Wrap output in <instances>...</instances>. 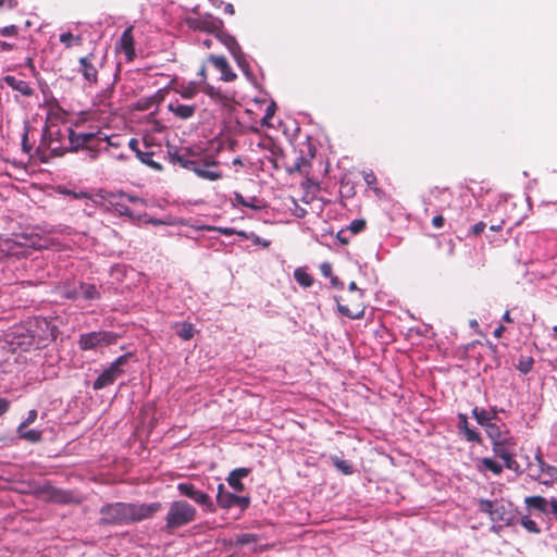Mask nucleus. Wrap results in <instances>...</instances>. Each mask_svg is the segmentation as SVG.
Returning <instances> with one entry per match:
<instances>
[{
    "label": "nucleus",
    "instance_id": "nucleus-1",
    "mask_svg": "<svg viewBox=\"0 0 557 557\" xmlns=\"http://www.w3.org/2000/svg\"><path fill=\"white\" fill-rule=\"evenodd\" d=\"M162 508L161 503H109L99 509L98 523L102 527L125 525L152 518Z\"/></svg>",
    "mask_w": 557,
    "mask_h": 557
},
{
    "label": "nucleus",
    "instance_id": "nucleus-2",
    "mask_svg": "<svg viewBox=\"0 0 557 557\" xmlns=\"http://www.w3.org/2000/svg\"><path fill=\"white\" fill-rule=\"evenodd\" d=\"M106 138L107 134L102 131L75 132L69 128L70 151L86 150L91 160L98 157Z\"/></svg>",
    "mask_w": 557,
    "mask_h": 557
},
{
    "label": "nucleus",
    "instance_id": "nucleus-3",
    "mask_svg": "<svg viewBox=\"0 0 557 557\" xmlns=\"http://www.w3.org/2000/svg\"><path fill=\"white\" fill-rule=\"evenodd\" d=\"M197 518V509L186 500H174L170 504L164 530L172 533L177 529L190 524Z\"/></svg>",
    "mask_w": 557,
    "mask_h": 557
},
{
    "label": "nucleus",
    "instance_id": "nucleus-4",
    "mask_svg": "<svg viewBox=\"0 0 557 557\" xmlns=\"http://www.w3.org/2000/svg\"><path fill=\"white\" fill-rule=\"evenodd\" d=\"M334 299L341 314L349 319L363 318L366 310L363 292H355V295H349L347 293L343 296H335Z\"/></svg>",
    "mask_w": 557,
    "mask_h": 557
},
{
    "label": "nucleus",
    "instance_id": "nucleus-5",
    "mask_svg": "<svg viewBox=\"0 0 557 557\" xmlns=\"http://www.w3.org/2000/svg\"><path fill=\"white\" fill-rule=\"evenodd\" d=\"M132 354H125L116 358L108 369H106L94 382L92 388L95 391L102 389L109 385H112L114 381L120 377L123 373V367L127 363L128 358Z\"/></svg>",
    "mask_w": 557,
    "mask_h": 557
},
{
    "label": "nucleus",
    "instance_id": "nucleus-6",
    "mask_svg": "<svg viewBox=\"0 0 557 557\" xmlns=\"http://www.w3.org/2000/svg\"><path fill=\"white\" fill-rule=\"evenodd\" d=\"M117 335L109 331L85 333L79 336L78 345L82 350L104 347L116 342Z\"/></svg>",
    "mask_w": 557,
    "mask_h": 557
},
{
    "label": "nucleus",
    "instance_id": "nucleus-7",
    "mask_svg": "<svg viewBox=\"0 0 557 557\" xmlns=\"http://www.w3.org/2000/svg\"><path fill=\"white\" fill-rule=\"evenodd\" d=\"M100 66L101 61L97 59L94 52H89L88 54L78 59L77 72L82 74L83 78L89 85H96L98 83V73Z\"/></svg>",
    "mask_w": 557,
    "mask_h": 557
},
{
    "label": "nucleus",
    "instance_id": "nucleus-8",
    "mask_svg": "<svg viewBox=\"0 0 557 557\" xmlns=\"http://www.w3.org/2000/svg\"><path fill=\"white\" fill-rule=\"evenodd\" d=\"M215 38L228 49L237 65L246 72L249 69V63L235 37L222 29Z\"/></svg>",
    "mask_w": 557,
    "mask_h": 557
},
{
    "label": "nucleus",
    "instance_id": "nucleus-9",
    "mask_svg": "<svg viewBox=\"0 0 557 557\" xmlns=\"http://www.w3.org/2000/svg\"><path fill=\"white\" fill-rule=\"evenodd\" d=\"M177 491L182 496L191 499L193 502L202 506L209 511L214 510L211 497L207 493L197 490L194 484L188 482H181L177 484Z\"/></svg>",
    "mask_w": 557,
    "mask_h": 557
},
{
    "label": "nucleus",
    "instance_id": "nucleus-10",
    "mask_svg": "<svg viewBox=\"0 0 557 557\" xmlns=\"http://www.w3.org/2000/svg\"><path fill=\"white\" fill-rule=\"evenodd\" d=\"M216 503L221 508L238 507L242 511L246 510L250 505V497L238 496L231 492L224 491V485L218 487Z\"/></svg>",
    "mask_w": 557,
    "mask_h": 557
},
{
    "label": "nucleus",
    "instance_id": "nucleus-11",
    "mask_svg": "<svg viewBox=\"0 0 557 557\" xmlns=\"http://www.w3.org/2000/svg\"><path fill=\"white\" fill-rule=\"evenodd\" d=\"M218 166L215 160H198L193 172L202 180L214 182L222 177Z\"/></svg>",
    "mask_w": 557,
    "mask_h": 557
},
{
    "label": "nucleus",
    "instance_id": "nucleus-12",
    "mask_svg": "<svg viewBox=\"0 0 557 557\" xmlns=\"http://www.w3.org/2000/svg\"><path fill=\"white\" fill-rule=\"evenodd\" d=\"M307 154L299 156L292 168L288 169V172L292 173H300L304 175H309L311 169V160L315 157V148L310 143L307 144Z\"/></svg>",
    "mask_w": 557,
    "mask_h": 557
},
{
    "label": "nucleus",
    "instance_id": "nucleus-13",
    "mask_svg": "<svg viewBox=\"0 0 557 557\" xmlns=\"http://www.w3.org/2000/svg\"><path fill=\"white\" fill-rule=\"evenodd\" d=\"M485 432L492 444L499 442L504 443V441L513 438L509 429L504 423L495 422L492 425H487Z\"/></svg>",
    "mask_w": 557,
    "mask_h": 557
},
{
    "label": "nucleus",
    "instance_id": "nucleus-14",
    "mask_svg": "<svg viewBox=\"0 0 557 557\" xmlns=\"http://www.w3.org/2000/svg\"><path fill=\"white\" fill-rule=\"evenodd\" d=\"M208 60L215 66L216 70L220 71L221 79L225 82H233L236 78V74L232 71L225 57L210 54Z\"/></svg>",
    "mask_w": 557,
    "mask_h": 557
},
{
    "label": "nucleus",
    "instance_id": "nucleus-15",
    "mask_svg": "<svg viewBox=\"0 0 557 557\" xmlns=\"http://www.w3.org/2000/svg\"><path fill=\"white\" fill-rule=\"evenodd\" d=\"M53 134L48 132V128L46 127L44 129L42 138L40 141V145L38 147L39 150L42 149H49L53 156L60 157L63 156L66 151H70L69 148H63L58 144V140L54 139Z\"/></svg>",
    "mask_w": 557,
    "mask_h": 557
},
{
    "label": "nucleus",
    "instance_id": "nucleus-16",
    "mask_svg": "<svg viewBox=\"0 0 557 557\" xmlns=\"http://www.w3.org/2000/svg\"><path fill=\"white\" fill-rule=\"evenodd\" d=\"M458 431L459 433L463 434L465 438L468 441V442H473V443H476V444H481L482 443V437L481 435L469 428V423H468V418L465 413H459L458 414Z\"/></svg>",
    "mask_w": 557,
    "mask_h": 557
},
{
    "label": "nucleus",
    "instance_id": "nucleus-17",
    "mask_svg": "<svg viewBox=\"0 0 557 557\" xmlns=\"http://www.w3.org/2000/svg\"><path fill=\"white\" fill-rule=\"evenodd\" d=\"M120 46L127 61H132L135 57V41L132 27H128L123 32L120 39Z\"/></svg>",
    "mask_w": 557,
    "mask_h": 557
},
{
    "label": "nucleus",
    "instance_id": "nucleus-18",
    "mask_svg": "<svg viewBox=\"0 0 557 557\" xmlns=\"http://www.w3.org/2000/svg\"><path fill=\"white\" fill-rule=\"evenodd\" d=\"M169 111H171L175 116L182 120H187L191 117L196 112V106L183 104L180 101L171 102L168 106Z\"/></svg>",
    "mask_w": 557,
    "mask_h": 557
},
{
    "label": "nucleus",
    "instance_id": "nucleus-19",
    "mask_svg": "<svg viewBox=\"0 0 557 557\" xmlns=\"http://www.w3.org/2000/svg\"><path fill=\"white\" fill-rule=\"evenodd\" d=\"M169 158L173 164H178L181 168L189 171H194L198 161L197 159H193L188 152L180 154L176 150L169 151Z\"/></svg>",
    "mask_w": 557,
    "mask_h": 557
},
{
    "label": "nucleus",
    "instance_id": "nucleus-20",
    "mask_svg": "<svg viewBox=\"0 0 557 557\" xmlns=\"http://www.w3.org/2000/svg\"><path fill=\"white\" fill-rule=\"evenodd\" d=\"M3 81L9 87L21 92L23 96L29 97L34 94V89L23 79L12 75H7Z\"/></svg>",
    "mask_w": 557,
    "mask_h": 557
},
{
    "label": "nucleus",
    "instance_id": "nucleus-21",
    "mask_svg": "<svg viewBox=\"0 0 557 557\" xmlns=\"http://www.w3.org/2000/svg\"><path fill=\"white\" fill-rule=\"evenodd\" d=\"M195 28H198L202 32H207L210 34H213L214 36H218L219 33L223 29V23L221 20L216 18H203L198 20L196 22Z\"/></svg>",
    "mask_w": 557,
    "mask_h": 557
},
{
    "label": "nucleus",
    "instance_id": "nucleus-22",
    "mask_svg": "<svg viewBox=\"0 0 557 557\" xmlns=\"http://www.w3.org/2000/svg\"><path fill=\"white\" fill-rule=\"evenodd\" d=\"M472 416L476 420V422L483 426L484 429H487V425H492L494 420L497 419V412L494 410L493 412H488L485 409H480L478 407H474L472 409Z\"/></svg>",
    "mask_w": 557,
    "mask_h": 557
},
{
    "label": "nucleus",
    "instance_id": "nucleus-23",
    "mask_svg": "<svg viewBox=\"0 0 557 557\" xmlns=\"http://www.w3.org/2000/svg\"><path fill=\"white\" fill-rule=\"evenodd\" d=\"M535 460L539 465L541 473L546 474L550 480L557 479V467L546 463L540 449L535 455ZM542 483L545 485H550L552 481H543Z\"/></svg>",
    "mask_w": 557,
    "mask_h": 557
},
{
    "label": "nucleus",
    "instance_id": "nucleus-24",
    "mask_svg": "<svg viewBox=\"0 0 557 557\" xmlns=\"http://www.w3.org/2000/svg\"><path fill=\"white\" fill-rule=\"evenodd\" d=\"M59 293L66 299H78L81 298L79 283L76 284L75 282H64L59 286Z\"/></svg>",
    "mask_w": 557,
    "mask_h": 557
},
{
    "label": "nucleus",
    "instance_id": "nucleus-25",
    "mask_svg": "<svg viewBox=\"0 0 557 557\" xmlns=\"http://www.w3.org/2000/svg\"><path fill=\"white\" fill-rule=\"evenodd\" d=\"M27 428L28 426H17L16 432L18 437L32 444L41 442L42 432L39 430H28Z\"/></svg>",
    "mask_w": 557,
    "mask_h": 557
},
{
    "label": "nucleus",
    "instance_id": "nucleus-26",
    "mask_svg": "<svg viewBox=\"0 0 557 557\" xmlns=\"http://www.w3.org/2000/svg\"><path fill=\"white\" fill-rule=\"evenodd\" d=\"M515 446H516L515 438H510V440L504 441V443L503 442L493 443L492 449H493V453L495 454V456L503 459L509 453H512Z\"/></svg>",
    "mask_w": 557,
    "mask_h": 557
},
{
    "label": "nucleus",
    "instance_id": "nucleus-27",
    "mask_svg": "<svg viewBox=\"0 0 557 557\" xmlns=\"http://www.w3.org/2000/svg\"><path fill=\"white\" fill-rule=\"evenodd\" d=\"M173 329H175L176 334L183 341H190L196 333L195 325L190 322H182V323H175L173 325Z\"/></svg>",
    "mask_w": 557,
    "mask_h": 557
},
{
    "label": "nucleus",
    "instance_id": "nucleus-28",
    "mask_svg": "<svg viewBox=\"0 0 557 557\" xmlns=\"http://www.w3.org/2000/svg\"><path fill=\"white\" fill-rule=\"evenodd\" d=\"M114 88L108 87L100 91L96 97L94 98V106L100 107V108H110L111 107V98L113 96Z\"/></svg>",
    "mask_w": 557,
    "mask_h": 557
},
{
    "label": "nucleus",
    "instance_id": "nucleus-29",
    "mask_svg": "<svg viewBox=\"0 0 557 557\" xmlns=\"http://www.w3.org/2000/svg\"><path fill=\"white\" fill-rule=\"evenodd\" d=\"M478 469L488 470L492 473L499 475L503 472V466L490 457H484L479 460Z\"/></svg>",
    "mask_w": 557,
    "mask_h": 557
},
{
    "label": "nucleus",
    "instance_id": "nucleus-30",
    "mask_svg": "<svg viewBox=\"0 0 557 557\" xmlns=\"http://www.w3.org/2000/svg\"><path fill=\"white\" fill-rule=\"evenodd\" d=\"M81 297L85 300L99 299L101 294L100 290L94 284L79 283Z\"/></svg>",
    "mask_w": 557,
    "mask_h": 557
},
{
    "label": "nucleus",
    "instance_id": "nucleus-31",
    "mask_svg": "<svg viewBox=\"0 0 557 557\" xmlns=\"http://www.w3.org/2000/svg\"><path fill=\"white\" fill-rule=\"evenodd\" d=\"M16 248H18V245L13 239L0 237V258L16 255Z\"/></svg>",
    "mask_w": 557,
    "mask_h": 557
},
{
    "label": "nucleus",
    "instance_id": "nucleus-32",
    "mask_svg": "<svg viewBox=\"0 0 557 557\" xmlns=\"http://www.w3.org/2000/svg\"><path fill=\"white\" fill-rule=\"evenodd\" d=\"M50 498L59 504H70L74 500V496L71 492L53 488L50 493Z\"/></svg>",
    "mask_w": 557,
    "mask_h": 557
},
{
    "label": "nucleus",
    "instance_id": "nucleus-33",
    "mask_svg": "<svg viewBox=\"0 0 557 557\" xmlns=\"http://www.w3.org/2000/svg\"><path fill=\"white\" fill-rule=\"evenodd\" d=\"M294 278L300 286L305 288H308L313 284V277L302 268H297L294 271Z\"/></svg>",
    "mask_w": 557,
    "mask_h": 557
},
{
    "label": "nucleus",
    "instance_id": "nucleus-34",
    "mask_svg": "<svg viewBox=\"0 0 557 557\" xmlns=\"http://www.w3.org/2000/svg\"><path fill=\"white\" fill-rule=\"evenodd\" d=\"M524 502L530 508L537 509L541 512L547 511V500L543 496H529L524 499Z\"/></svg>",
    "mask_w": 557,
    "mask_h": 557
},
{
    "label": "nucleus",
    "instance_id": "nucleus-35",
    "mask_svg": "<svg viewBox=\"0 0 557 557\" xmlns=\"http://www.w3.org/2000/svg\"><path fill=\"white\" fill-rule=\"evenodd\" d=\"M154 152L152 151H137V158L140 160L141 163L148 165L152 170L161 171L162 165L153 160Z\"/></svg>",
    "mask_w": 557,
    "mask_h": 557
},
{
    "label": "nucleus",
    "instance_id": "nucleus-36",
    "mask_svg": "<svg viewBox=\"0 0 557 557\" xmlns=\"http://www.w3.org/2000/svg\"><path fill=\"white\" fill-rule=\"evenodd\" d=\"M494 508L495 509L491 517L493 521L509 522L510 513L506 511V508L503 504L496 503Z\"/></svg>",
    "mask_w": 557,
    "mask_h": 557
},
{
    "label": "nucleus",
    "instance_id": "nucleus-37",
    "mask_svg": "<svg viewBox=\"0 0 557 557\" xmlns=\"http://www.w3.org/2000/svg\"><path fill=\"white\" fill-rule=\"evenodd\" d=\"M331 459L335 468L343 474L349 475L354 472V468L348 461L341 459L337 456H332Z\"/></svg>",
    "mask_w": 557,
    "mask_h": 557
},
{
    "label": "nucleus",
    "instance_id": "nucleus-38",
    "mask_svg": "<svg viewBox=\"0 0 557 557\" xmlns=\"http://www.w3.org/2000/svg\"><path fill=\"white\" fill-rule=\"evenodd\" d=\"M60 41L64 44L65 48L70 49L73 45L79 46L82 44V37L74 36L72 33L66 32L60 35Z\"/></svg>",
    "mask_w": 557,
    "mask_h": 557
},
{
    "label": "nucleus",
    "instance_id": "nucleus-39",
    "mask_svg": "<svg viewBox=\"0 0 557 557\" xmlns=\"http://www.w3.org/2000/svg\"><path fill=\"white\" fill-rule=\"evenodd\" d=\"M533 364H534V360L532 357H529V356H521L519 358V361H518V364H517V369L527 374L529 373L532 368H533Z\"/></svg>",
    "mask_w": 557,
    "mask_h": 557
},
{
    "label": "nucleus",
    "instance_id": "nucleus-40",
    "mask_svg": "<svg viewBox=\"0 0 557 557\" xmlns=\"http://www.w3.org/2000/svg\"><path fill=\"white\" fill-rule=\"evenodd\" d=\"M367 226V222L363 219H356L352 220L348 226V230L351 232V234L356 235L364 231Z\"/></svg>",
    "mask_w": 557,
    "mask_h": 557
},
{
    "label": "nucleus",
    "instance_id": "nucleus-41",
    "mask_svg": "<svg viewBox=\"0 0 557 557\" xmlns=\"http://www.w3.org/2000/svg\"><path fill=\"white\" fill-rule=\"evenodd\" d=\"M521 525L530 533H540V528L537 527L536 522L527 516L521 518Z\"/></svg>",
    "mask_w": 557,
    "mask_h": 557
},
{
    "label": "nucleus",
    "instance_id": "nucleus-42",
    "mask_svg": "<svg viewBox=\"0 0 557 557\" xmlns=\"http://www.w3.org/2000/svg\"><path fill=\"white\" fill-rule=\"evenodd\" d=\"M504 462H505V467L509 470H512L515 472H518L519 469H520V465L518 463V461L515 459V454L513 451L512 453H509L507 456H505V458H503Z\"/></svg>",
    "mask_w": 557,
    "mask_h": 557
},
{
    "label": "nucleus",
    "instance_id": "nucleus-43",
    "mask_svg": "<svg viewBox=\"0 0 557 557\" xmlns=\"http://www.w3.org/2000/svg\"><path fill=\"white\" fill-rule=\"evenodd\" d=\"M495 504L494 502L490 500V499H480L479 500V509L481 512H484V513H487L490 516V518L492 517V513L494 511V507H495Z\"/></svg>",
    "mask_w": 557,
    "mask_h": 557
},
{
    "label": "nucleus",
    "instance_id": "nucleus-44",
    "mask_svg": "<svg viewBox=\"0 0 557 557\" xmlns=\"http://www.w3.org/2000/svg\"><path fill=\"white\" fill-rule=\"evenodd\" d=\"M226 481L228 485L236 492H243L245 490V485L243 484L242 480L232 473L228 474Z\"/></svg>",
    "mask_w": 557,
    "mask_h": 557
},
{
    "label": "nucleus",
    "instance_id": "nucleus-45",
    "mask_svg": "<svg viewBox=\"0 0 557 557\" xmlns=\"http://www.w3.org/2000/svg\"><path fill=\"white\" fill-rule=\"evenodd\" d=\"M237 234H238L239 236L245 237V238H249V239H251L255 244H257V245H261V246H262V247H264V248H268V247L271 245V242H270V240H268V239H262V238H260L258 235H256V234H253V233H251L249 236H248V235H246V233H245V232H238Z\"/></svg>",
    "mask_w": 557,
    "mask_h": 557
},
{
    "label": "nucleus",
    "instance_id": "nucleus-46",
    "mask_svg": "<svg viewBox=\"0 0 557 557\" xmlns=\"http://www.w3.org/2000/svg\"><path fill=\"white\" fill-rule=\"evenodd\" d=\"M104 143L107 147L120 148L123 145V138L120 135H107Z\"/></svg>",
    "mask_w": 557,
    "mask_h": 557
},
{
    "label": "nucleus",
    "instance_id": "nucleus-47",
    "mask_svg": "<svg viewBox=\"0 0 557 557\" xmlns=\"http://www.w3.org/2000/svg\"><path fill=\"white\" fill-rule=\"evenodd\" d=\"M197 94V87L194 83H190L188 86L184 87L181 90V96L185 99H191Z\"/></svg>",
    "mask_w": 557,
    "mask_h": 557
},
{
    "label": "nucleus",
    "instance_id": "nucleus-48",
    "mask_svg": "<svg viewBox=\"0 0 557 557\" xmlns=\"http://www.w3.org/2000/svg\"><path fill=\"white\" fill-rule=\"evenodd\" d=\"M203 91H205L208 96H210L212 99H214V100H216V101H222V99H223L222 94H221L219 90H216L215 88H213L212 86H209V85H208V86H206V87L203 88Z\"/></svg>",
    "mask_w": 557,
    "mask_h": 557
},
{
    "label": "nucleus",
    "instance_id": "nucleus-49",
    "mask_svg": "<svg viewBox=\"0 0 557 557\" xmlns=\"http://www.w3.org/2000/svg\"><path fill=\"white\" fill-rule=\"evenodd\" d=\"M234 199L235 201L240 205V206H244V207H248V208H252V209H260L261 207L260 206H256V205H250V202H248L244 196L239 193H235L234 194Z\"/></svg>",
    "mask_w": 557,
    "mask_h": 557
},
{
    "label": "nucleus",
    "instance_id": "nucleus-50",
    "mask_svg": "<svg viewBox=\"0 0 557 557\" xmlns=\"http://www.w3.org/2000/svg\"><path fill=\"white\" fill-rule=\"evenodd\" d=\"M37 419V410L32 409L28 411L27 417L25 420L18 425V426H29L33 424Z\"/></svg>",
    "mask_w": 557,
    "mask_h": 557
},
{
    "label": "nucleus",
    "instance_id": "nucleus-51",
    "mask_svg": "<svg viewBox=\"0 0 557 557\" xmlns=\"http://www.w3.org/2000/svg\"><path fill=\"white\" fill-rule=\"evenodd\" d=\"M1 36H16L17 27L15 25H9L0 29Z\"/></svg>",
    "mask_w": 557,
    "mask_h": 557
},
{
    "label": "nucleus",
    "instance_id": "nucleus-52",
    "mask_svg": "<svg viewBox=\"0 0 557 557\" xmlns=\"http://www.w3.org/2000/svg\"><path fill=\"white\" fill-rule=\"evenodd\" d=\"M28 129L29 127L26 125L22 136V147L25 152H29L32 150V145L28 144Z\"/></svg>",
    "mask_w": 557,
    "mask_h": 557
},
{
    "label": "nucleus",
    "instance_id": "nucleus-53",
    "mask_svg": "<svg viewBox=\"0 0 557 557\" xmlns=\"http://www.w3.org/2000/svg\"><path fill=\"white\" fill-rule=\"evenodd\" d=\"M65 194L74 199H91V196L86 191L75 193L72 190H66Z\"/></svg>",
    "mask_w": 557,
    "mask_h": 557
},
{
    "label": "nucleus",
    "instance_id": "nucleus-54",
    "mask_svg": "<svg viewBox=\"0 0 557 557\" xmlns=\"http://www.w3.org/2000/svg\"><path fill=\"white\" fill-rule=\"evenodd\" d=\"M486 227V224L482 221L475 223L472 227H471V234L474 235V236H478L480 235L481 233H483V231L485 230Z\"/></svg>",
    "mask_w": 557,
    "mask_h": 557
},
{
    "label": "nucleus",
    "instance_id": "nucleus-55",
    "mask_svg": "<svg viewBox=\"0 0 557 557\" xmlns=\"http://www.w3.org/2000/svg\"><path fill=\"white\" fill-rule=\"evenodd\" d=\"M256 540H257V537H256V535H253V534H243V535L238 539L237 543H238V544H242V545H245V544L253 543V542H256Z\"/></svg>",
    "mask_w": 557,
    "mask_h": 557
},
{
    "label": "nucleus",
    "instance_id": "nucleus-56",
    "mask_svg": "<svg viewBox=\"0 0 557 557\" xmlns=\"http://www.w3.org/2000/svg\"><path fill=\"white\" fill-rule=\"evenodd\" d=\"M320 271L321 273L326 276V277H331L332 276V273H333V268H332V264L329 263V262H323L321 265H320Z\"/></svg>",
    "mask_w": 557,
    "mask_h": 557
},
{
    "label": "nucleus",
    "instance_id": "nucleus-57",
    "mask_svg": "<svg viewBox=\"0 0 557 557\" xmlns=\"http://www.w3.org/2000/svg\"><path fill=\"white\" fill-rule=\"evenodd\" d=\"M11 403L7 398L0 397V418L4 416L10 409Z\"/></svg>",
    "mask_w": 557,
    "mask_h": 557
},
{
    "label": "nucleus",
    "instance_id": "nucleus-58",
    "mask_svg": "<svg viewBox=\"0 0 557 557\" xmlns=\"http://www.w3.org/2000/svg\"><path fill=\"white\" fill-rule=\"evenodd\" d=\"M231 473L242 480L243 478L248 476V474L250 473V469L237 468V469L233 470Z\"/></svg>",
    "mask_w": 557,
    "mask_h": 557
},
{
    "label": "nucleus",
    "instance_id": "nucleus-59",
    "mask_svg": "<svg viewBox=\"0 0 557 557\" xmlns=\"http://www.w3.org/2000/svg\"><path fill=\"white\" fill-rule=\"evenodd\" d=\"M444 223H445V219L443 215L438 214V215H435L433 219H432V225L436 228H441L444 226Z\"/></svg>",
    "mask_w": 557,
    "mask_h": 557
},
{
    "label": "nucleus",
    "instance_id": "nucleus-60",
    "mask_svg": "<svg viewBox=\"0 0 557 557\" xmlns=\"http://www.w3.org/2000/svg\"><path fill=\"white\" fill-rule=\"evenodd\" d=\"M364 182L368 186H372L374 184H376V176L374 175L373 172H370V173H366L364 174Z\"/></svg>",
    "mask_w": 557,
    "mask_h": 557
},
{
    "label": "nucleus",
    "instance_id": "nucleus-61",
    "mask_svg": "<svg viewBox=\"0 0 557 557\" xmlns=\"http://www.w3.org/2000/svg\"><path fill=\"white\" fill-rule=\"evenodd\" d=\"M116 205L120 207V209H117V211H119V213L121 215H127V216H131V218L133 216V212H132V210L128 207H126L124 205H120L117 202H116Z\"/></svg>",
    "mask_w": 557,
    "mask_h": 557
},
{
    "label": "nucleus",
    "instance_id": "nucleus-62",
    "mask_svg": "<svg viewBox=\"0 0 557 557\" xmlns=\"http://www.w3.org/2000/svg\"><path fill=\"white\" fill-rule=\"evenodd\" d=\"M128 147H129V149H131V150H133L136 154H137V151H141V150L139 149V143H138V140H137L136 138H132V139H129V141H128Z\"/></svg>",
    "mask_w": 557,
    "mask_h": 557
},
{
    "label": "nucleus",
    "instance_id": "nucleus-63",
    "mask_svg": "<svg viewBox=\"0 0 557 557\" xmlns=\"http://www.w3.org/2000/svg\"><path fill=\"white\" fill-rule=\"evenodd\" d=\"M330 278H331V284L333 287L339 288V289L344 288V283L337 276L332 275Z\"/></svg>",
    "mask_w": 557,
    "mask_h": 557
},
{
    "label": "nucleus",
    "instance_id": "nucleus-64",
    "mask_svg": "<svg viewBox=\"0 0 557 557\" xmlns=\"http://www.w3.org/2000/svg\"><path fill=\"white\" fill-rule=\"evenodd\" d=\"M274 115V104H271L267 108L265 114L263 116V123H267L269 119H272Z\"/></svg>",
    "mask_w": 557,
    "mask_h": 557
}]
</instances>
